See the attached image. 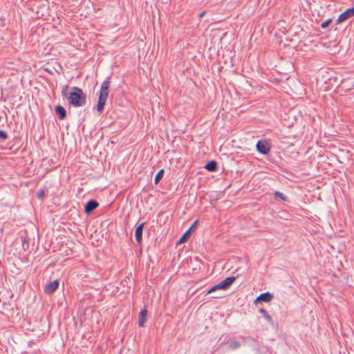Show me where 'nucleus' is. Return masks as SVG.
<instances>
[{
    "instance_id": "nucleus-1",
    "label": "nucleus",
    "mask_w": 354,
    "mask_h": 354,
    "mask_svg": "<svg viewBox=\"0 0 354 354\" xmlns=\"http://www.w3.org/2000/svg\"><path fill=\"white\" fill-rule=\"evenodd\" d=\"M69 86L65 85L62 88V95L66 98L69 105L74 107H80L86 104V95L82 89L77 86H73L71 91L68 92Z\"/></svg>"
},
{
    "instance_id": "nucleus-2",
    "label": "nucleus",
    "mask_w": 354,
    "mask_h": 354,
    "mask_svg": "<svg viewBox=\"0 0 354 354\" xmlns=\"http://www.w3.org/2000/svg\"><path fill=\"white\" fill-rule=\"evenodd\" d=\"M109 79L110 77H108L106 80H104L102 82L101 85L100 95L97 104V110L100 113H101L104 110L105 103L107 100V97L109 95V88L110 87L111 84Z\"/></svg>"
},
{
    "instance_id": "nucleus-3",
    "label": "nucleus",
    "mask_w": 354,
    "mask_h": 354,
    "mask_svg": "<svg viewBox=\"0 0 354 354\" xmlns=\"http://www.w3.org/2000/svg\"><path fill=\"white\" fill-rule=\"evenodd\" d=\"M236 277L232 276L227 277L226 279H223L218 283L214 285L213 287H212L208 291L207 294H210L213 292H215L218 290H227L230 286L235 281Z\"/></svg>"
},
{
    "instance_id": "nucleus-4",
    "label": "nucleus",
    "mask_w": 354,
    "mask_h": 354,
    "mask_svg": "<svg viewBox=\"0 0 354 354\" xmlns=\"http://www.w3.org/2000/svg\"><path fill=\"white\" fill-rule=\"evenodd\" d=\"M257 150L261 154L266 155L270 152L271 144L269 140H261L256 145Z\"/></svg>"
},
{
    "instance_id": "nucleus-5",
    "label": "nucleus",
    "mask_w": 354,
    "mask_h": 354,
    "mask_svg": "<svg viewBox=\"0 0 354 354\" xmlns=\"http://www.w3.org/2000/svg\"><path fill=\"white\" fill-rule=\"evenodd\" d=\"M353 17H354V7L348 8L342 14H340L336 20V24H339Z\"/></svg>"
},
{
    "instance_id": "nucleus-6",
    "label": "nucleus",
    "mask_w": 354,
    "mask_h": 354,
    "mask_svg": "<svg viewBox=\"0 0 354 354\" xmlns=\"http://www.w3.org/2000/svg\"><path fill=\"white\" fill-rule=\"evenodd\" d=\"M58 286H59L58 280H55L52 282H50L45 286L44 292L48 295H52L58 288Z\"/></svg>"
},
{
    "instance_id": "nucleus-7",
    "label": "nucleus",
    "mask_w": 354,
    "mask_h": 354,
    "mask_svg": "<svg viewBox=\"0 0 354 354\" xmlns=\"http://www.w3.org/2000/svg\"><path fill=\"white\" fill-rule=\"evenodd\" d=\"M99 206V203L95 200L88 201L84 206V212L86 214H90L94 209Z\"/></svg>"
},
{
    "instance_id": "nucleus-8",
    "label": "nucleus",
    "mask_w": 354,
    "mask_h": 354,
    "mask_svg": "<svg viewBox=\"0 0 354 354\" xmlns=\"http://www.w3.org/2000/svg\"><path fill=\"white\" fill-rule=\"evenodd\" d=\"M146 224L145 222H143L140 223L135 230V237L137 243L138 244H140L142 241V232L145 225Z\"/></svg>"
},
{
    "instance_id": "nucleus-9",
    "label": "nucleus",
    "mask_w": 354,
    "mask_h": 354,
    "mask_svg": "<svg viewBox=\"0 0 354 354\" xmlns=\"http://www.w3.org/2000/svg\"><path fill=\"white\" fill-rule=\"evenodd\" d=\"M273 298V295L269 292L261 294L255 300V304L259 301L270 302Z\"/></svg>"
},
{
    "instance_id": "nucleus-10",
    "label": "nucleus",
    "mask_w": 354,
    "mask_h": 354,
    "mask_svg": "<svg viewBox=\"0 0 354 354\" xmlns=\"http://www.w3.org/2000/svg\"><path fill=\"white\" fill-rule=\"evenodd\" d=\"M148 313V310L146 309V308H144L140 310L138 315V326L140 327H143L145 325V323L146 322L147 315Z\"/></svg>"
},
{
    "instance_id": "nucleus-11",
    "label": "nucleus",
    "mask_w": 354,
    "mask_h": 354,
    "mask_svg": "<svg viewBox=\"0 0 354 354\" xmlns=\"http://www.w3.org/2000/svg\"><path fill=\"white\" fill-rule=\"evenodd\" d=\"M55 113L59 120H64L66 117V111L62 105H57L55 109Z\"/></svg>"
},
{
    "instance_id": "nucleus-12",
    "label": "nucleus",
    "mask_w": 354,
    "mask_h": 354,
    "mask_svg": "<svg viewBox=\"0 0 354 354\" xmlns=\"http://www.w3.org/2000/svg\"><path fill=\"white\" fill-rule=\"evenodd\" d=\"M205 168L209 171H215L217 169V162L215 160L209 161L205 166Z\"/></svg>"
},
{
    "instance_id": "nucleus-13",
    "label": "nucleus",
    "mask_w": 354,
    "mask_h": 354,
    "mask_svg": "<svg viewBox=\"0 0 354 354\" xmlns=\"http://www.w3.org/2000/svg\"><path fill=\"white\" fill-rule=\"evenodd\" d=\"M259 313L268 321V323H270L272 326H274V321L272 317L267 313V311L265 309L261 308L259 310Z\"/></svg>"
},
{
    "instance_id": "nucleus-14",
    "label": "nucleus",
    "mask_w": 354,
    "mask_h": 354,
    "mask_svg": "<svg viewBox=\"0 0 354 354\" xmlns=\"http://www.w3.org/2000/svg\"><path fill=\"white\" fill-rule=\"evenodd\" d=\"M196 223V221H195V223L192 225V226L183 234V235L180 237V240L178 241V243H185L188 239V238L190 236L191 229L195 225Z\"/></svg>"
},
{
    "instance_id": "nucleus-15",
    "label": "nucleus",
    "mask_w": 354,
    "mask_h": 354,
    "mask_svg": "<svg viewBox=\"0 0 354 354\" xmlns=\"http://www.w3.org/2000/svg\"><path fill=\"white\" fill-rule=\"evenodd\" d=\"M164 174H165V170L163 169H160L157 173V174L155 176V179H154V183L156 185H158L159 183V182L162 180L163 176H164Z\"/></svg>"
},
{
    "instance_id": "nucleus-16",
    "label": "nucleus",
    "mask_w": 354,
    "mask_h": 354,
    "mask_svg": "<svg viewBox=\"0 0 354 354\" xmlns=\"http://www.w3.org/2000/svg\"><path fill=\"white\" fill-rule=\"evenodd\" d=\"M274 196L275 198H279L283 201H288V197H286L283 193H281L279 191H276L274 192Z\"/></svg>"
},
{
    "instance_id": "nucleus-17",
    "label": "nucleus",
    "mask_w": 354,
    "mask_h": 354,
    "mask_svg": "<svg viewBox=\"0 0 354 354\" xmlns=\"http://www.w3.org/2000/svg\"><path fill=\"white\" fill-rule=\"evenodd\" d=\"M240 346H241V343L236 340L232 341L229 344V346L232 349H236V348H239Z\"/></svg>"
},
{
    "instance_id": "nucleus-18",
    "label": "nucleus",
    "mask_w": 354,
    "mask_h": 354,
    "mask_svg": "<svg viewBox=\"0 0 354 354\" xmlns=\"http://www.w3.org/2000/svg\"><path fill=\"white\" fill-rule=\"evenodd\" d=\"M21 242H22V246L25 250L28 249L29 248V243L26 241V239L24 237H21Z\"/></svg>"
},
{
    "instance_id": "nucleus-19",
    "label": "nucleus",
    "mask_w": 354,
    "mask_h": 354,
    "mask_svg": "<svg viewBox=\"0 0 354 354\" xmlns=\"http://www.w3.org/2000/svg\"><path fill=\"white\" fill-rule=\"evenodd\" d=\"M8 138V134L6 131L0 130V140H5Z\"/></svg>"
},
{
    "instance_id": "nucleus-20",
    "label": "nucleus",
    "mask_w": 354,
    "mask_h": 354,
    "mask_svg": "<svg viewBox=\"0 0 354 354\" xmlns=\"http://www.w3.org/2000/svg\"><path fill=\"white\" fill-rule=\"evenodd\" d=\"M333 21V19H327L326 21L323 22L322 24H321V27L322 28H326V27L328 26V25Z\"/></svg>"
},
{
    "instance_id": "nucleus-21",
    "label": "nucleus",
    "mask_w": 354,
    "mask_h": 354,
    "mask_svg": "<svg viewBox=\"0 0 354 354\" xmlns=\"http://www.w3.org/2000/svg\"><path fill=\"white\" fill-rule=\"evenodd\" d=\"M44 194V192L43 190H39L37 194L39 198H41Z\"/></svg>"
},
{
    "instance_id": "nucleus-22",
    "label": "nucleus",
    "mask_w": 354,
    "mask_h": 354,
    "mask_svg": "<svg viewBox=\"0 0 354 354\" xmlns=\"http://www.w3.org/2000/svg\"><path fill=\"white\" fill-rule=\"evenodd\" d=\"M205 13V12H202L201 13H200V14L198 15V17H199L200 19H201V18H202V17L204 16Z\"/></svg>"
},
{
    "instance_id": "nucleus-23",
    "label": "nucleus",
    "mask_w": 354,
    "mask_h": 354,
    "mask_svg": "<svg viewBox=\"0 0 354 354\" xmlns=\"http://www.w3.org/2000/svg\"><path fill=\"white\" fill-rule=\"evenodd\" d=\"M212 298H218L219 297H218V296H212Z\"/></svg>"
}]
</instances>
